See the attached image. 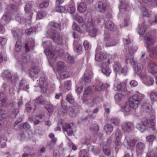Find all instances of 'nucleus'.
I'll use <instances>...</instances> for the list:
<instances>
[{"mask_svg": "<svg viewBox=\"0 0 157 157\" xmlns=\"http://www.w3.org/2000/svg\"><path fill=\"white\" fill-rule=\"evenodd\" d=\"M144 39L147 44V48L150 53L153 55L155 57H157V48L153 47L155 42V40L151 35L149 33H147L144 36Z\"/></svg>", "mask_w": 157, "mask_h": 157, "instance_id": "obj_1", "label": "nucleus"}, {"mask_svg": "<svg viewBox=\"0 0 157 157\" xmlns=\"http://www.w3.org/2000/svg\"><path fill=\"white\" fill-rule=\"evenodd\" d=\"M119 41L117 35H110L106 33L104 34L103 43L106 47L115 45Z\"/></svg>", "mask_w": 157, "mask_h": 157, "instance_id": "obj_2", "label": "nucleus"}, {"mask_svg": "<svg viewBox=\"0 0 157 157\" xmlns=\"http://www.w3.org/2000/svg\"><path fill=\"white\" fill-rule=\"evenodd\" d=\"M144 98L143 95L140 94H135L130 97L129 99V105L130 107L134 109H137Z\"/></svg>", "mask_w": 157, "mask_h": 157, "instance_id": "obj_3", "label": "nucleus"}, {"mask_svg": "<svg viewBox=\"0 0 157 157\" xmlns=\"http://www.w3.org/2000/svg\"><path fill=\"white\" fill-rule=\"evenodd\" d=\"M47 36L52 39L55 42L59 44H62L63 40L60 33L54 29H50L46 32Z\"/></svg>", "mask_w": 157, "mask_h": 157, "instance_id": "obj_4", "label": "nucleus"}, {"mask_svg": "<svg viewBox=\"0 0 157 157\" xmlns=\"http://www.w3.org/2000/svg\"><path fill=\"white\" fill-rule=\"evenodd\" d=\"M85 24L87 28H89V32L90 35L92 37H94L96 36L98 30L94 26V23L92 21L91 17L87 19V21H85Z\"/></svg>", "mask_w": 157, "mask_h": 157, "instance_id": "obj_5", "label": "nucleus"}, {"mask_svg": "<svg viewBox=\"0 0 157 157\" xmlns=\"http://www.w3.org/2000/svg\"><path fill=\"white\" fill-rule=\"evenodd\" d=\"M2 76L5 79L8 80L11 82L14 83L17 80V77L14 75H11V72L8 70H5L2 73Z\"/></svg>", "mask_w": 157, "mask_h": 157, "instance_id": "obj_6", "label": "nucleus"}, {"mask_svg": "<svg viewBox=\"0 0 157 157\" xmlns=\"http://www.w3.org/2000/svg\"><path fill=\"white\" fill-rule=\"evenodd\" d=\"M132 40V39L128 37L127 38L125 39L124 41L125 48L131 55L133 54L135 52V50L132 49V45L131 44Z\"/></svg>", "mask_w": 157, "mask_h": 157, "instance_id": "obj_7", "label": "nucleus"}, {"mask_svg": "<svg viewBox=\"0 0 157 157\" xmlns=\"http://www.w3.org/2000/svg\"><path fill=\"white\" fill-rule=\"evenodd\" d=\"M136 128L141 132L143 131L146 128H150V124L148 119H146L143 122L138 124L136 125Z\"/></svg>", "mask_w": 157, "mask_h": 157, "instance_id": "obj_8", "label": "nucleus"}, {"mask_svg": "<svg viewBox=\"0 0 157 157\" xmlns=\"http://www.w3.org/2000/svg\"><path fill=\"white\" fill-rule=\"evenodd\" d=\"M93 73L91 71H86L84 75L83 80L85 83L90 82L93 77Z\"/></svg>", "mask_w": 157, "mask_h": 157, "instance_id": "obj_9", "label": "nucleus"}, {"mask_svg": "<svg viewBox=\"0 0 157 157\" xmlns=\"http://www.w3.org/2000/svg\"><path fill=\"white\" fill-rule=\"evenodd\" d=\"M107 6L101 1L98 2L95 5V8L99 12L103 13L105 11L106 9Z\"/></svg>", "mask_w": 157, "mask_h": 157, "instance_id": "obj_10", "label": "nucleus"}, {"mask_svg": "<svg viewBox=\"0 0 157 157\" xmlns=\"http://www.w3.org/2000/svg\"><path fill=\"white\" fill-rule=\"evenodd\" d=\"M147 68L149 71L153 75L157 73V66L152 61L148 62Z\"/></svg>", "mask_w": 157, "mask_h": 157, "instance_id": "obj_11", "label": "nucleus"}, {"mask_svg": "<svg viewBox=\"0 0 157 157\" xmlns=\"http://www.w3.org/2000/svg\"><path fill=\"white\" fill-rule=\"evenodd\" d=\"M40 70L36 67L31 68L29 70V72L32 78H37L40 75Z\"/></svg>", "mask_w": 157, "mask_h": 157, "instance_id": "obj_12", "label": "nucleus"}, {"mask_svg": "<svg viewBox=\"0 0 157 157\" xmlns=\"http://www.w3.org/2000/svg\"><path fill=\"white\" fill-rule=\"evenodd\" d=\"M32 8V5L31 2L26 3L25 7V10L26 12L25 16L28 17L30 18L33 15V13L31 11Z\"/></svg>", "mask_w": 157, "mask_h": 157, "instance_id": "obj_13", "label": "nucleus"}, {"mask_svg": "<svg viewBox=\"0 0 157 157\" xmlns=\"http://www.w3.org/2000/svg\"><path fill=\"white\" fill-rule=\"evenodd\" d=\"M26 109L28 113H34L36 109V105L35 103L33 104L29 101L26 104Z\"/></svg>", "mask_w": 157, "mask_h": 157, "instance_id": "obj_14", "label": "nucleus"}, {"mask_svg": "<svg viewBox=\"0 0 157 157\" xmlns=\"http://www.w3.org/2000/svg\"><path fill=\"white\" fill-rule=\"evenodd\" d=\"M11 15L7 12H5L1 19V22L4 24L8 23L11 21Z\"/></svg>", "mask_w": 157, "mask_h": 157, "instance_id": "obj_15", "label": "nucleus"}, {"mask_svg": "<svg viewBox=\"0 0 157 157\" xmlns=\"http://www.w3.org/2000/svg\"><path fill=\"white\" fill-rule=\"evenodd\" d=\"M71 124H65L62 126L63 131L66 132L68 136H72L73 134V132L71 128Z\"/></svg>", "mask_w": 157, "mask_h": 157, "instance_id": "obj_16", "label": "nucleus"}, {"mask_svg": "<svg viewBox=\"0 0 157 157\" xmlns=\"http://www.w3.org/2000/svg\"><path fill=\"white\" fill-rule=\"evenodd\" d=\"M122 126L123 130L128 132L132 130L134 128V124L132 123L129 122L126 123L125 124H123Z\"/></svg>", "mask_w": 157, "mask_h": 157, "instance_id": "obj_17", "label": "nucleus"}, {"mask_svg": "<svg viewBox=\"0 0 157 157\" xmlns=\"http://www.w3.org/2000/svg\"><path fill=\"white\" fill-rule=\"evenodd\" d=\"M141 108L144 112L148 113H150L152 111L151 105L147 102L143 103Z\"/></svg>", "mask_w": 157, "mask_h": 157, "instance_id": "obj_18", "label": "nucleus"}, {"mask_svg": "<svg viewBox=\"0 0 157 157\" xmlns=\"http://www.w3.org/2000/svg\"><path fill=\"white\" fill-rule=\"evenodd\" d=\"M148 121L150 124V128L151 127L153 133H156V131L154 127L155 123V117L154 115L151 116Z\"/></svg>", "mask_w": 157, "mask_h": 157, "instance_id": "obj_19", "label": "nucleus"}, {"mask_svg": "<svg viewBox=\"0 0 157 157\" xmlns=\"http://www.w3.org/2000/svg\"><path fill=\"white\" fill-rule=\"evenodd\" d=\"M45 52L48 59L53 58L55 55V51L52 47H49L45 51Z\"/></svg>", "mask_w": 157, "mask_h": 157, "instance_id": "obj_20", "label": "nucleus"}, {"mask_svg": "<svg viewBox=\"0 0 157 157\" xmlns=\"http://www.w3.org/2000/svg\"><path fill=\"white\" fill-rule=\"evenodd\" d=\"M46 118L44 115L42 114H39L35 116V120L34 121V125H36L39 124L40 122L43 121Z\"/></svg>", "mask_w": 157, "mask_h": 157, "instance_id": "obj_21", "label": "nucleus"}, {"mask_svg": "<svg viewBox=\"0 0 157 157\" xmlns=\"http://www.w3.org/2000/svg\"><path fill=\"white\" fill-rule=\"evenodd\" d=\"M6 105V96L4 92L0 93V107L5 106Z\"/></svg>", "mask_w": 157, "mask_h": 157, "instance_id": "obj_22", "label": "nucleus"}, {"mask_svg": "<svg viewBox=\"0 0 157 157\" xmlns=\"http://www.w3.org/2000/svg\"><path fill=\"white\" fill-rule=\"evenodd\" d=\"M90 17H87L86 18L85 20L84 21L82 18L80 16H79L77 14H75V15H73L72 16V17L73 19L75 20L79 23H84L85 25V21H87V19Z\"/></svg>", "mask_w": 157, "mask_h": 157, "instance_id": "obj_23", "label": "nucleus"}, {"mask_svg": "<svg viewBox=\"0 0 157 157\" xmlns=\"http://www.w3.org/2000/svg\"><path fill=\"white\" fill-rule=\"evenodd\" d=\"M87 9L86 4L84 2H81L78 5L77 7L78 11L80 13L85 12Z\"/></svg>", "mask_w": 157, "mask_h": 157, "instance_id": "obj_24", "label": "nucleus"}, {"mask_svg": "<svg viewBox=\"0 0 157 157\" xmlns=\"http://www.w3.org/2000/svg\"><path fill=\"white\" fill-rule=\"evenodd\" d=\"M30 57L27 54L24 53L21 56L20 61L23 64H26L30 61Z\"/></svg>", "mask_w": 157, "mask_h": 157, "instance_id": "obj_25", "label": "nucleus"}, {"mask_svg": "<svg viewBox=\"0 0 157 157\" xmlns=\"http://www.w3.org/2000/svg\"><path fill=\"white\" fill-rule=\"evenodd\" d=\"M109 87V85L107 83H100L95 87V90L97 91H100L107 89Z\"/></svg>", "mask_w": 157, "mask_h": 157, "instance_id": "obj_26", "label": "nucleus"}, {"mask_svg": "<svg viewBox=\"0 0 157 157\" xmlns=\"http://www.w3.org/2000/svg\"><path fill=\"white\" fill-rule=\"evenodd\" d=\"M101 66L102 67V71L103 74L107 76H109L111 72V71L108 66H106L104 63H102Z\"/></svg>", "mask_w": 157, "mask_h": 157, "instance_id": "obj_27", "label": "nucleus"}, {"mask_svg": "<svg viewBox=\"0 0 157 157\" xmlns=\"http://www.w3.org/2000/svg\"><path fill=\"white\" fill-rule=\"evenodd\" d=\"M124 144L128 148L130 147V146L133 145L132 140H131L128 136H126L124 141Z\"/></svg>", "mask_w": 157, "mask_h": 157, "instance_id": "obj_28", "label": "nucleus"}, {"mask_svg": "<svg viewBox=\"0 0 157 157\" xmlns=\"http://www.w3.org/2000/svg\"><path fill=\"white\" fill-rule=\"evenodd\" d=\"M34 41L31 43H28L25 44V50L26 52H28L30 50L34 49Z\"/></svg>", "mask_w": 157, "mask_h": 157, "instance_id": "obj_29", "label": "nucleus"}, {"mask_svg": "<svg viewBox=\"0 0 157 157\" xmlns=\"http://www.w3.org/2000/svg\"><path fill=\"white\" fill-rule=\"evenodd\" d=\"M105 27L109 30H113L114 28V25L111 21H108L105 23Z\"/></svg>", "mask_w": 157, "mask_h": 157, "instance_id": "obj_30", "label": "nucleus"}, {"mask_svg": "<svg viewBox=\"0 0 157 157\" xmlns=\"http://www.w3.org/2000/svg\"><path fill=\"white\" fill-rule=\"evenodd\" d=\"M157 89L155 90L151 91L150 94V97L152 101H156L157 100Z\"/></svg>", "mask_w": 157, "mask_h": 157, "instance_id": "obj_31", "label": "nucleus"}, {"mask_svg": "<svg viewBox=\"0 0 157 157\" xmlns=\"http://www.w3.org/2000/svg\"><path fill=\"white\" fill-rule=\"evenodd\" d=\"M119 10L122 13H127L129 10V6L127 4H123L119 7Z\"/></svg>", "mask_w": 157, "mask_h": 157, "instance_id": "obj_32", "label": "nucleus"}, {"mask_svg": "<svg viewBox=\"0 0 157 157\" xmlns=\"http://www.w3.org/2000/svg\"><path fill=\"white\" fill-rule=\"evenodd\" d=\"M48 25L56 29L59 28L60 30L62 29L60 28V23L59 22L52 21L49 23Z\"/></svg>", "mask_w": 157, "mask_h": 157, "instance_id": "obj_33", "label": "nucleus"}, {"mask_svg": "<svg viewBox=\"0 0 157 157\" xmlns=\"http://www.w3.org/2000/svg\"><path fill=\"white\" fill-rule=\"evenodd\" d=\"M113 67L114 70L116 72H119L121 68V64L118 62H114Z\"/></svg>", "mask_w": 157, "mask_h": 157, "instance_id": "obj_34", "label": "nucleus"}, {"mask_svg": "<svg viewBox=\"0 0 157 157\" xmlns=\"http://www.w3.org/2000/svg\"><path fill=\"white\" fill-rule=\"evenodd\" d=\"M104 129L106 132L110 134L113 131V127L111 124H108L104 126Z\"/></svg>", "mask_w": 157, "mask_h": 157, "instance_id": "obj_35", "label": "nucleus"}, {"mask_svg": "<svg viewBox=\"0 0 157 157\" xmlns=\"http://www.w3.org/2000/svg\"><path fill=\"white\" fill-rule=\"evenodd\" d=\"M139 28L137 29V31L140 35L143 34L145 32L147 27L146 25L144 24L141 26L139 25Z\"/></svg>", "mask_w": 157, "mask_h": 157, "instance_id": "obj_36", "label": "nucleus"}, {"mask_svg": "<svg viewBox=\"0 0 157 157\" xmlns=\"http://www.w3.org/2000/svg\"><path fill=\"white\" fill-rule=\"evenodd\" d=\"M86 104L90 107H93L97 105V103L95 102V98L87 100L86 102Z\"/></svg>", "mask_w": 157, "mask_h": 157, "instance_id": "obj_37", "label": "nucleus"}, {"mask_svg": "<svg viewBox=\"0 0 157 157\" xmlns=\"http://www.w3.org/2000/svg\"><path fill=\"white\" fill-rule=\"evenodd\" d=\"M91 93V90L90 88L88 87L86 88L84 91L83 97L82 98V100L85 101L88 95L90 94Z\"/></svg>", "mask_w": 157, "mask_h": 157, "instance_id": "obj_38", "label": "nucleus"}, {"mask_svg": "<svg viewBox=\"0 0 157 157\" xmlns=\"http://www.w3.org/2000/svg\"><path fill=\"white\" fill-rule=\"evenodd\" d=\"M143 67L142 64L140 63L137 64V67L135 68L136 73L138 75H139L142 72Z\"/></svg>", "mask_w": 157, "mask_h": 157, "instance_id": "obj_39", "label": "nucleus"}, {"mask_svg": "<svg viewBox=\"0 0 157 157\" xmlns=\"http://www.w3.org/2000/svg\"><path fill=\"white\" fill-rule=\"evenodd\" d=\"M22 48L21 43L20 40L17 41L16 43L15 47V50L18 52L21 51Z\"/></svg>", "mask_w": 157, "mask_h": 157, "instance_id": "obj_40", "label": "nucleus"}, {"mask_svg": "<svg viewBox=\"0 0 157 157\" xmlns=\"http://www.w3.org/2000/svg\"><path fill=\"white\" fill-rule=\"evenodd\" d=\"M0 117L2 119H8L10 117V116L4 110L0 109Z\"/></svg>", "mask_w": 157, "mask_h": 157, "instance_id": "obj_41", "label": "nucleus"}, {"mask_svg": "<svg viewBox=\"0 0 157 157\" xmlns=\"http://www.w3.org/2000/svg\"><path fill=\"white\" fill-rule=\"evenodd\" d=\"M95 59L98 61L101 62L104 59V56L100 53L98 52L97 51H96Z\"/></svg>", "mask_w": 157, "mask_h": 157, "instance_id": "obj_42", "label": "nucleus"}, {"mask_svg": "<svg viewBox=\"0 0 157 157\" xmlns=\"http://www.w3.org/2000/svg\"><path fill=\"white\" fill-rule=\"evenodd\" d=\"M20 86L21 88H23L25 90H27L29 88V85L27 84L26 82L24 80H22L21 82Z\"/></svg>", "mask_w": 157, "mask_h": 157, "instance_id": "obj_43", "label": "nucleus"}, {"mask_svg": "<svg viewBox=\"0 0 157 157\" xmlns=\"http://www.w3.org/2000/svg\"><path fill=\"white\" fill-rule=\"evenodd\" d=\"M65 59L67 62L70 63H73L74 59L71 56L68 54H66L65 55Z\"/></svg>", "mask_w": 157, "mask_h": 157, "instance_id": "obj_44", "label": "nucleus"}, {"mask_svg": "<svg viewBox=\"0 0 157 157\" xmlns=\"http://www.w3.org/2000/svg\"><path fill=\"white\" fill-rule=\"evenodd\" d=\"M125 87V84L122 82L117 84L116 88L117 90L122 91L124 90Z\"/></svg>", "mask_w": 157, "mask_h": 157, "instance_id": "obj_45", "label": "nucleus"}, {"mask_svg": "<svg viewBox=\"0 0 157 157\" xmlns=\"http://www.w3.org/2000/svg\"><path fill=\"white\" fill-rule=\"evenodd\" d=\"M146 82L149 86L152 85L154 83V79L153 77L148 76L146 78Z\"/></svg>", "mask_w": 157, "mask_h": 157, "instance_id": "obj_46", "label": "nucleus"}, {"mask_svg": "<svg viewBox=\"0 0 157 157\" xmlns=\"http://www.w3.org/2000/svg\"><path fill=\"white\" fill-rule=\"evenodd\" d=\"M35 102L40 105H44L45 104V101L42 98L41 96L37 98L35 100Z\"/></svg>", "mask_w": 157, "mask_h": 157, "instance_id": "obj_47", "label": "nucleus"}, {"mask_svg": "<svg viewBox=\"0 0 157 157\" xmlns=\"http://www.w3.org/2000/svg\"><path fill=\"white\" fill-rule=\"evenodd\" d=\"M68 108L67 106L64 105H62L60 108L59 112L60 114H64L66 113L68 111Z\"/></svg>", "mask_w": 157, "mask_h": 157, "instance_id": "obj_48", "label": "nucleus"}, {"mask_svg": "<svg viewBox=\"0 0 157 157\" xmlns=\"http://www.w3.org/2000/svg\"><path fill=\"white\" fill-rule=\"evenodd\" d=\"M136 147L137 149L142 151L145 148V146L143 143L139 142L137 144Z\"/></svg>", "mask_w": 157, "mask_h": 157, "instance_id": "obj_49", "label": "nucleus"}, {"mask_svg": "<svg viewBox=\"0 0 157 157\" xmlns=\"http://www.w3.org/2000/svg\"><path fill=\"white\" fill-rule=\"evenodd\" d=\"M110 122L111 123L113 124L115 126H118L120 123V120L116 118H113L110 120Z\"/></svg>", "mask_w": 157, "mask_h": 157, "instance_id": "obj_50", "label": "nucleus"}, {"mask_svg": "<svg viewBox=\"0 0 157 157\" xmlns=\"http://www.w3.org/2000/svg\"><path fill=\"white\" fill-rule=\"evenodd\" d=\"M129 53L131 56L130 57H129V56H126V62L127 63L129 62L130 63H131V64L134 65L135 64V60H134L133 57L132 56V55L133 54L131 55L130 53Z\"/></svg>", "mask_w": 157, "mask_h": 157, "instance_id": "obj_51", "label": "nucleus"}, {"mask_svg": "<svg viewBox=\"0 0 157 157\" xmlns=\"http://www.w3.org/2000/svg\"><path fill=\"white\" fill-rule=\"evenodd\" d=\"M66 99L71 104H73L74 102V98L71 94H69L66 96Z\"/></svg>", "mask_w": 157, "mask_h": 157, "instance_id": "obj_52", "label": "nucleus"}, {"mask_svg": "<svg viewBox=\"0 0 157 157\" xmlns=\"http://www.w3.org/2000/svg\"><path fill=\"white\" fill-rule=\"evenodd\" d=\"M67 10L71 14L72 16L73 15H75L74 13L76 11V9L74 6L70 5L67 8Z\"/></svg>", "mask_w": 157, "mask_h": 157, "instance_id": "obj_53", "label": "nucleus"}, {"mask_svg": "<svg viewBox=\"0 0 157 157\" xmlns=\"http://www.w3.org/2000/svg\"><path fill=\"white\" fill-rule=\"evenodd\" d=\"M7 57L5 52H2L0 54V63H2L6 60Z\"/></svg>", "mask_w": 157, "mask_h": 157, "instance_id": "obj_54", "label": "nucleus"}, {"mask_svg": "<svg viewBox=\"0 0 157 157\" xmlns=\"http://www.w3.org/2000/svg\"><path fill=\"white\" fill-rule=\"evenodd\" d=\"M140 9L144 16L147 17L148 14L147 9L144 6H141L140 7Z\"/></svg>", "mask_w": 157, "mask_h": 157, "instance_id": "obj_55", "label": "nucleus"}, {"mask_svg": "<svg viewBox=\"0 0 157 157\" xmlns=\"http://www.w3.org/2000/svg\"><path fill=\"white\" fill-rule=\"evenodd\" d=\"M65 67L63 63L61 61H59L57 64V68L58 70L61 71Z\"/></svg>", "mask_w": 157, "mask_h": 157, "instance_id": "obj_56", "label": "nucleus"}, {"mask_svg": "<svg viewBox=\"0 0 157 157\" xmlns=\"http://www.w3.org/2000/svg\"><path fill=\"white\" fill-rule=\"evenodd\" d=\"M115 140L121 141L122 135V134L119 132H116L115 133Z\"/></svg>", "mask_w": 157, "mask_h": 157, "instance_id": "obj_57", "label": "nucleus"}, {"mask_svg": "<svg viewBox=\"0 0 157 157\" xmlns=\"http://www.w3.org/2000/svg\"><path fill=\"white\" fill-rule=\"evenodd\" d=\"M145 3H148L149 4V3L151 2V4H152L156 7H157V0H142Z\"/></svg>", "mask_w": 157, "mask_h": 157, "instance_id": "obj_58", "label": "nucleus"}, {"mask_svg": "<svg viewBox=\"0 0 157 157\" xmlns=\"http://www.w3.org/2000/svg\"><path fill=\"white\" fill-rule=\"evenodd\" d=\"M73 45L75 46L74 48V50L77 52H79L81 51L82 50V47L80 45H75V42L74 41L73 43Z\"/></svg>", "mask_w": 157, "mask_h": 157, "instance_id": "obj_59", "label": "nucleus"}, {"mask_svg": "<svg viewBox=\"0 0 157 157\" xmlns=\"http://www.w3.org/2000/svg\"><path fill=\"white\" fill-rule=\"evenodd\" d=\"M104 152L108 156H109L111 155L109 147L107 146H105L103 147V150Z\"/></svg>", "mask_w": 157, "mask_h": 157, "instance_id": "obj_60", "label": "nucleus"}, {"mask_svg": "<svg viewBox=\"0 0 157 157\" xmlns=\"http://www.w3.org/2000/svg\"><path fill=\"white\" fill-rule=\"evenodd\" d=\"M46 15L45 12L40 11L37 13L36 19L37 20H40L42 19Z\"/></svg>", "mask_w": 157, "mask_h": 157, "instance_id": "obj_61", "label": "nucleus"}, {"mask_svg": "<svg viewBox=\"0 0 157 157\" xmlns=\"http://www.w3.org/2000/svg\"><path fill=\"white\" fill-rule=\"evenodd\" d=\"M39 84L40 86H45L47 85V83L45 78H41L40 79Z\"/></svg>", "mask_w": 157, "mask_h": 157, "instance_id": "obj_62", "label": "nucleus"}, {"mask_svg": "<svg viewBox=\"0 0 157 157\" xmlns=\"http://www.w3.org/2000/svg\"><path fill=\"white\" fill-rule=\"evenodd\" d=\"M59 5H59L58 6H56V11L59 13H62L64 12L65 10V7L63 6H60Z\"/></svg>", "mask_w": 157, "mask_h": 157, "instance_id": "obj_63", "label": "nucleus"}, {"mask_svg": "<svg viewBox=\"0 0 157 157\" xmlns=\"http://www.w3.org/2000/svg\"><path fill=\"white\" fill-rule=\"evenodd\" d=\"M15 18L16 20L20 23L24 21V18L20 14H17L15 16Z\"/></svg>", "mask_w": 157, "mask_h": 157, "instance_id": "obj_64", "label": "nucleus"}]
</instances>
